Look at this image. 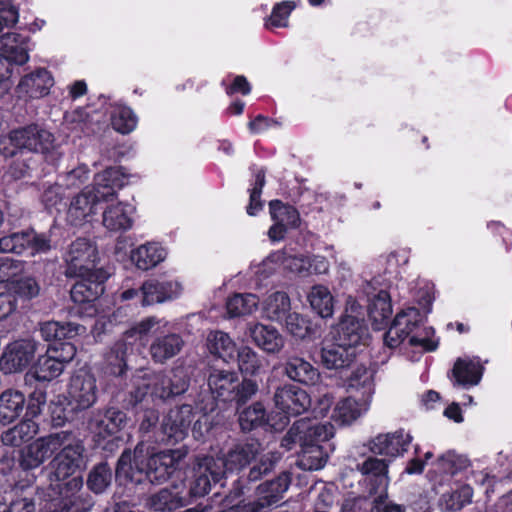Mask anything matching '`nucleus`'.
<instances>
[{
    "instance_id": "obj_1",
    "label": "nucleus",
    "mask_w": 512,
    "mask_h": 512,
    "mask_svg": "<svg viewBox=\"0 0 512 512\" xmlns=\"http://www.w3.org/2000/svg\"><path fill=\"white\" fill-rule=\"evenodd\" d=\"M389 460L375 456L367 457L356 469L364 477L363 484L368 495L349 492L342 501L341 512L367 510L370 512H402V507L391 501L387 494L389 485Z\"/></svg>"
},
{
    "instance_id": "obj_2",
    "label": "nucleus",
    "mask_w": 512,
    "mask_h": 512,
    "mask_svg": "<svg viewBox=\"0 0 512 512\" xmlns=\"http://www.w3.org/2000/svg\"><path fill=\"white\" fill-rule=\"evenodd\" d=\"M128 183V176L123 167H110L94 176L92 187L87 186L70 201L67 221L80 226L95 214L98 202H110L117 196V191Z\"/></svg>"
},
{
    "instance_id": "obj_3",
    "label": "nucleus",
    "mask_w": 512,
    "mask_h": 512,
    "mask_svg": "<svg viewBox=\"0 0 512 512\" xmlns=\"http://www.w3.org/2000/svg\"><path fill=\"white\" fill-rule=\"evenodd\" d=\"M333 435L334 428L330 423L302 418L290 427L281 441V446L291 450L298 444L301 447L298 466L308 471L319 470L327 461V454L320 443L328 441Z\"/></svg>"
},
{
    "instance_id": "obj_4",
    "label": "nucleus",
    "mask_w": 512,
    "mask_h": 512,
    "mask_svg": "<svg viewBox=\"0 0 512 512\" xmlns=\"http://www.w3.org/2000/svg\"><path fill=\"white\" fill-rule=\"evenodd\" d=\"M422 323L423 316L417 308L410 307L399 312L384 335L385 345L396 348L407 340L409 346L421 351L436 350L438 342L431 338L433 329L422 327Z\"/></svg>"
},
{
    "instance_id": "obj_5",
    "label": "nucleus",
    "mask_w": 512,
    "mask_h": 512,
    "mask_svg": "<svg viewBox=\"0 0 512 512\" xmlns=\"http://www.w3.org/2000/svg\"><path fill=\"white\" fill-rule=\"evenodd\" d=\"M54 147V135L39 124L13 129L0 139V154L4 157H13L17 151L47 155Z\"/></svg>"
},
{
    "instance_id": "obj_6",
    "label": "nucleus",
    "mask_w": 512,
    "mask_h": 512,
    "mask_svg": "<svg viewBox=\"0 0 512 512\" xmlns=\"http://www.w3.org/2000/svg\"><path fill=\"white\" fill-rule=\"evenodd\" d=\"M335 343H325L321 350V360L327 369L348 367L356 357V347L360 344L361 327L355 318H347L339 324Z\"/></svg>"
},
{
    "instance_id": "obj_7",
    "label": "nucleus",
    "mask_w": 512,
    "mask_h": 512,
    "mask_svg": "<svg viewBox=\"0 0 512 512\" xmlns=\"http://www.w3.org/2000/svg\"><path fill=\"white\" fill-rule=\"evenodd\" d=\"M199 414L192 427V433L195 439H200L211 428L208 417V411L205 408L199 412H194L191 405L184 404L180 407L171 409L164 417L162 422V431L171 443L183 440L191 426L192 420Z\"/></svg>"
},
{
    "instance_id": "obj_8",
    "label": "nucleus",
    "mask_w": 512,
    "mask_h": 512,
    "mask_svg": "<svg viewBox=\"0 0 512 512\" xmlns=\"http://www.w3.org/2000/svg\"><path fill=\"white\" fill-rule=\"evenodd\" d=\"M60 451L50 463L52 472L50 481H64L85 465V448L81 440L76 439L71 432L62 439Z\"/></svg>"
},
{
    "instance_id": "obj_9",
    "label": "nucleus",
    "mask_w": 512,
    "mask_h": 512,
    "mask_svg": "<svg viewBox=\"0 0 512 512\" xmlns=\"http://www.w3.org/2000/svg\"><path fill=\"white\" fill-rule=\"evenodd\" d=\"M361 298L366 301L367 311L374 328L380 330L385 326L392 315V305L389 293L380 287L378 278L363 281L359 285Z\"/></svg>"
},
{
    "instance_id": "obj_10",
    "label": "nucleus",
    "mask_w": 512,
    "mask_h": 512,
    "mask_svg": "<svg viewBox=\"0 0 512 512\" xmlns=\"http://www.w3.org/2000/svg\"><path fill=\"white\" fill-rule=\"evenodd\" d=\"M188 450L185 447L169 449L147 455L146 474L150 483L162 484L183 466Z\"/></svg>"
},
{
    "instance_id": "obj_11",
    "label": "nucleus",
    "mask_w": 512,
    "mask_h": 512,
    "mask_svg": "<svg viewBox=\"0 0 512 512\" xmlns=\"http://www.w3.org/2000/svg\"><path fill=\"white\" fill-rule=\"evenodd\" d=\"M98 259L96 245L86 238H78L73 241L65 255L66 276H85L97 271L95 269Z\"/></svg>"
},
{
    "instance_id": "obj_12",
    "label": "nucleus",
    "mask_w": 512,
    "mask_h": 512,
    "mask_svg": "<svg viewBox=\"0 0 512 512\" xmlns=\"http://www.w3.org/2000/svg\"><path fill=\"white\" fill-rule=\"evenodd\" d=\"M98 398L97 381L93 373L79 369L70 377L67 386V399L73 410H86Z\"/></svg>"
},
{
    "instance_id": "obj_13",
    "label": "nucleus",
    "mask_w": 512,
    "mask_h": 512,
    "mask_svg": "<svg viewBox=\"0 0 512 512\" xmlns=\"http://www.w3.org/2000/svg\"><path fill=\"white\" fill-rule=\"evenodd\" d=\"M147 455L148 447L143 442L138 443L133 451L124 450L115 469L116 479L132 485L145 481Z\"/></svg>"
},
{
    "instance_id": "obj_14",
    "label": "nucleus",
    "mask_w": 512,
    "mask_h": 512,
    "mask_svg": "<svg viewBox=\"0 0 512 512\" xmlns=\"http://www.w3.org/2000/svg\"><path fill=\"white\" fill-rule=\"evenodd\" d=\"M67 436L68 431H60L36 439L21 451L20 466L24 470L38 468L61 448Z\"/></svg>"
},
{
    "instance_id": "obj_15",
    "label": "nucleus",
    "mask_w": 512,
    "mask_h": 512,
    "mask_svg": "<svg viewBox=\"0 0 512 512\" xmlns=\"http://www.w3.org/2000/svg\"><path fill=\"white\" fill-rule=\"evenodd\" d=\"M52 248L51 239L45 233L35 231L17 232L0 238V252L34 256L47 253Z\"/></svg>"
},
{
    "instance_id": "obj_16",
    "label": "nucleus",
    "mask_w": 512,
    "mask_h": 512,
    "mask_svg": "<svg viewBox=\"0 0 512 512\" xmlns=\"http://www.w3.org/2000/svg\"><path fill=\"white\" fill-rule=\"evenodd\" d=\"M45 403L43 395L37 398V404L29 402L25 418L15 426L1 433V442L5 446L20 447L33 439L39 432V425L33 419L41 413V405Z\"/></svg>"
},
{
    "instance_id": "obj_17",
    "label": "nucleus",
    "mask_w": 512,
    "mask_h": 512,
    "mask_svg": "<svg viewBox=\"0 0 512 512\" xmlns=\"http://www.w3.org/2000/svg\"><path fill=\"white\" fill-rule=\"evenodd\" d=\"M413 440L412 435L404 429L394 432L380 433L370 438L364 447L373 455L397 458L408 451Z\"/></svg>"
},
{
    "instance_id": "obj_18",
    "label": "nucleus",
    "mask_w": 512,
    "mask_h": 512,
    "mask_svg": "<svg viewBox=\"0 0 512 512\" xmlns=\"http://www.w3.org/2000/svg\"><path fill=\"white\" fill-rule=\"evenodd\" d=\"M80 278L71 289V299L78 304H88V315L92 316L96 313V308L92 304L104 292V282L108 278V274L98 269L91 274L85 276H75Z\"/></svg>"
},
{
    "instance_id": "obj_19",
    "label": "nucleus",
    "mask_w": 512,
    "mask_h": 512,
    "mask_svg": "<svg viewBox=\"0 0 512 512\" xmlns=\"http://www.w3.org/2000/svg\"><path fill=\"white\" fill-rule=\"evenodd\" d=\"M222 462H215L212 456H204L196 459L193 468V482L190 492L193 496H204L210 489L212 483H217L223 478Z\"/></svg>"
},
{
    "instance_id": "obj_20",
    "label": "nucleus",
    "mask_w": 512,
    "mask_h": 512,
    "mask_svg": "<svg viewBox=\"0 0 512 512\" xmlns=\"http://www.w3.org/2000/svg\"><path fill=\"white\" fill-rule=\"evenodd\" d=\"M37 350L34 340H19L9 344L0 357V369L5 374L16 373L25 369Z\"/></svg>"
},
{
    "instance_id": "obj_21",
    "label": "nucleus",
    "mask_w": 512,
    "mask_h": 512,
    "mask_svg": "<svg viewBox=\"0 0 512 512\" xmlns=\"http://www.w3.org/2000/svg\"><path fill=\"white\" fill-rule=\"evenodd\" d=\"M154 382L155 388L152 390V395L165 400L187 391L190 382L189 372L187 368L178 366L168 374L155 373Z\"/></svg>"
},
{
    "instance_id": "obj_22",
    "label": "nucleus",
    "mask_w": 512,
    "mask_h": 512,
    "mask_svg": "<svg viewBox=\"0 0 512 512\" xmlns=\"http://www.w3.org/2000/svg\"><path fill=\"white\" fill-rule=\"evenodd\" d=\"M273 399L275 406L287 415H300L311 406L309 394L293 384L278 387Z\"/></svg>"
},
{
    "instance_id": "obj_23",
    "label": "nucleus",
    "mask_w": 512,
    "mask_h": 512,
    "mask_svg": "<svg viewBox=\"0 0 512 512\" xmlns=\"http://www.w3.org/2000/svg\"><path fill=\"white\" fill-rule=\"evenodd\" d=\"M291 482L288 472L281 473L276 479L260 484L256 490L254 506L248 512H257L263 508H276L283 499Z\"/></svg>"
},
{
    "instance_id": "obj_24",
    "label": "nucleus",
    "mask_w": 512,
    "mask_h": 512,
    "mask_svg": "<svg viewBox=\"0 0 512 512\" xmlns=\"http://www.w3.org/2000/svg\"><path fill=\"white\" fill-rule=\"evenodd\" d=\"M182 285L172 279H149L141 286L142 304L152 305L172 301L182 293Z\"/></svg>"
},
{
    "instance_id": "obj_25",
    "label": "nucleus",
    "mask_w": 512,
    "mask_h": 512,
    "mask_svg": "<svg viewBox=\"0 0 512 512\" xmlns=\"http://www.w3.org/2000/svg\"><path fill=\"white\" fill-rule=\"evenodd\" d=\"M208 386L212 395L223 401H233L237 397L239 376L235 371L214 369L208 377Z\"/></svg>"
},
{
    "instance_id": "obj_26",
    "label": "nucleus",
    "mask_w": 512,
    "mask_h": 512,
    "mask_svg": "<svg viewBox=\"0 0 512 512\" xmlns=\"http://www.w3.org/2000/svg\"><path fill=\"white\" fill-rule=\"evenodd\" d=\"M102 213V224L110 232H124L132 228L135 208L127 202L109 203Z\"/></svg>"
},
{
    "instance_id": "obj_27",
    "label": "nucleus",
    "mask_w": 512,
    "mask_h": 512,
    "mask_svg": "<svg viewBox=\"0 0 512 512\" xmlns=\"http://www.w3.org/2000/svg\"><path fill=\"white\" fill-rule=\"evenodd\" d=\"M53 84L54 80L50 72L45 68H38L21 78L17 85V92L21 96L38 99L46 96Z\"/></svg>"
},
{
    "instance_id": "obj_28",
    "label": "nucleus",
    "mask_w": 512,
    "mask_h": 512,
    "mask_svg": "<svg viewBox=\"0 0 512 512\" xmlns=\"http://www.w3.org/2000/svg\"><path fill=\"white\" fill-rule=\"evenodd\" d=\"M253 343L267 354H278L285 346V338L272 325L251 324L248 328Z\"/></svg>"
},
{
    "instance_id": "obj_29",
    "label": "nucleus",
    "mask_w": 512,
    "mask_h": 512,
    "mask_svg": "<svg viewBox=\"0 0 512 512\" xmlns=\"http://www.w3.org/2000/svg\"><path fill=\"white\" fill-rule=\"evenodd\" d=\"M126 424V414L113 407L108 408L103 414L101 412L95 413L89 422L91 430L103 439L117 434Z\"/></svg>"
},
{
    "instance_id": "obj_30",
    "label": "nucleus",
    "mask_w": 512,
    "mask_h": 512,
    "mask_svg": "<svg viewBox=\"0 0 512 512\" xmlns=\"http://www.w3.org/2000/svg\"><path fill=\"white\" fill-rule=\"evenodd\" d=\"M31 50L29 38L15 32H7L0 36L1 54L11 64L24 65L29 60Z\"/></svg>"
},
{
    "instance_id": "obj_31",
    "label": "nucleus",
    "mask_w": 512,
    "mask_h": 512,
    "mask_svg": "<svg viewBox=\"0 0 512 512\" xmlns=\"http://www.w3.org/2000/svg\"><path fill=\"white\" fill-rule=\"evenodd\" d=\"M283 373L292 381L303 385H315L320 380L318 369L303 357L287 356L283 364Z\"/></svg>"
},
{
    "instance_id": "obj_32",
    "label": "nucleus",
    "mask_w": 512,
    "mask_h": 512,
    "mask_svg": "<svg viewBox=\"0 0 512 512\" xmlns=\"http://www.w3.org/2000/svg\"><path fill=\"white\" fill-rule=\"evenodd\" d=\"M261 446L258 442H246L235 445L224 457L215 458V462H222L223 476L227 471H235L244 468L260 453Z\"/></svg>"
},
{
    "instance_id": "obj_33",
    "label": "nucleus",
    "mask_w": 512,
    "mask_h": 512,
    "mask_svg": "<svg viewBox=\"0 0 512 512\" xmlns=\"http://www.w3.org/2000/svg\"><path fill=\"white\" fill-rule=\"evenodd\" d=\"M82 486V477H73L64 484L61 494L69 500L65 501L63 510L89 512L93 508V499L88 493L81 492Z\"/></svg>"
},
{
    "instance_id": "obj_34",
    "label": "nucleus",
    "mask_w": 512,
    "mask_h": 512,
    "mask_svg": "<svg viewBox=\"0 0 512 512\" xmlns=\"http://www.w3.org/2000/svg\"><path fill=\"white\" fill-rule=\"evenodd\" d=\"M370 402L353 396L344 398L335 405L331 419L340 426L351 425L367 412Z\"/></svg>"
},
{
    "instance_id": "obj_35",
    "label": "nucleus",
    "mask_w": 512,
    "mask_h": 512,
    "mask_svg": "<svg viewBox=\"0 0 512 512\" xmlns=\"http://www.w3.org/2000/svg\"><path fill=\"white\" fill-rule=\"evenodd\" d=\"M184 341L177 333L158 334L151 342L149 352L157 363H165L183 348Z\"/></svg>"
},
{
    "instance_id": "obj_36",
    "label": "nucleus",
    "mask_w": 512,
    "mask_h": 512,
    "mask_svg": "<svg viewBox=\"0 0 512 512\" xmlns=\"http://www.w3.org/2000/svg\"><path fill=\"white\" fill-rule=\"evenodd\" d=\"M166 249L155 242H147L131 251L132 262L141 270H149L165 260Z\"/></svg>"
},
{
    "instance_id": "obj_37",
    "label": "nucleus",
    "mask_w": 512,
    "mask_h": 512,
    "mask_svg": "<svg viewBox=\"0 0 512 512\" xmlns=\"http://www.w3.org/2000/svg\"><path fill=\"white\" fill-rule=\"evenodd\" d=\"M25 406V396L22 392L8 389L0 394V423L7 425L15 421Z\"/></svg>"
},
{
    "instance_id": "obj_38",
    "label": "nucleus",
    "mask_w": 512,
    "mask_h": 512,
    "mask_svg": "<svg viewBox=\"0 0 512 512\" xmlns=\"http://www.w3.org/2000/svg\"><path fill=\"white\" fill-rule=\"evenodd\" d=\"M85 332L82 325L67 322L47 321L40 325V334L46 341L59 342L65 339H72Z\"/></svg>"
},
{
    "instance_id": "obj_39",
    "label": "nucleus",
    "mask_w": 512,
    "mask_h": 512,
    "mask_svg": "<svg viewBox=\"0 0 512 512\" xmlns=\"http://www.w3.org/2000/svg\"><path fill=\"white\" fill-rule=\"evenodd\" d=\"M291 302L288 294L275 291L269 294L262 302V313L270 321L281 322L289 313Z\"/></svg>"
},
{
    "instance_id": "obj_40",
    "label": "nucleus",
    "mask_w": 512,
    "mask_h": 512,
    "mask_svg": "<svg viewBox=\"0 0 512 512\" xmlns=\"http://www.w3.org/2000/svg\"><path fill=\"white\" fill-rule=\"evenodd\" d=\"M207 348L211 354L221 358L224 362L234 359L237 351L233 339L225 332L212 331L207 337Z\"/></svg>"
},
{
    "instance_id": "obj_41",
    "label": "nucleus",
    "mask_w": 512,
    "mask_h": 512,
    "mask_svg": "<svg viewBox=\"0 0 512 512\" xmlns=\"http://www.w3.org/2000/svg\"><path fill=\"white\" fill-rule=\"evenodd\" d=\"M155 373L140 372L133 376L132 387L128 393L127 404L135 406L142 402L146 397L150 396L156 398V395H152V390L155 388Z\"/></svg>"
},
{
    "instance_id": "obj_42",
    "label": "nucleus",
    "mask_w": 512,
    "mask_h": 512,
    "mask_svg": "<svg viewBox=\"0 0 512 512\" xmlns=\"http://www.w3.org/2000/svg\"><path fill=\"white\" fill-rule=\"evenodd\" d=\"M312 309L322 318H328L334 312V297L324 285H315L308 294Z\"/></svg>"
},
{
    "instance_id": "obj_43",
    "label": "nucleus",
    "mask_w": 512,
    "mask_h": 512,
    "mask_svg": "<svg viewBox=\"0 0 512 512\" xmlns=\"http://www.w3.org/2000/svg\"><path fill=\"white\" fill-rule=\"evenodd\" d=\"M482 369L479 361L458 359L453 368V375L460 385H476L481 380Z\"/></svg>"
},
{
    "instance_id": "obj_44",
    "label": "nucleus",
    "mask_w": 512,
    "mask_h": 512,
    "mask_svg": "<svg viewBox=\"0 0 512 512\" xmlns=\"http://www.w3.org/2000/svg\"><path fill=\"white\" fill-rule=\"evenodd\" d=\"M473 490L469 485H462L458 489L441 495L439 507L446 512H458L472 501Z\"/></svg>"
},
{
    "instance_id": "obj_45",
    "label": "nucleus",
    "mask_w": 512,
    "mask_h": 512,
    "mask_svg": "<svg viewBox=\"0 0 512 512\" xmlns=\"http://www.w3.org/2000/svg\"><path fill=\"white\" fill-rule=\"evenodd\" d=\"M186 500L168 489H162L158 493L152 495L148 500L149 508L154 512H173L184 507Z\"/></svg>"
},
{
    "instance_id": "obj_46",
    "label": "nucleus",
    "mask_w": 512,
    "mask_h": 512,
    "mask_svg": "<svg viewBox=\"0 0 512 512\" xmlns=\"http://www.w3.org/2000/svg\"><path fill=\"white\" fill-rule=\"evenodd\" d=\"M374 372L364 366L357 367L349 378V388L360 393L362 399L370 402L374 393Z\"/></svg>"
},
{
    "instance_id": "obj_47",
    "label": "nucleus",
    "mask_w": 512,
    "mask_h": 512,
    "mask_svg": "<svg viewBox=\"0 0 512 512\" xmlns=\"http://www.w3.org/2000/svg\"><path fill=\"white\" fill-rule=\"evenodd\" d=\"M269 212L273 221L283 224L287 229L298 228L300 225L299 212L291 205L272 200L269 203Z\"/></svg>"
},
{
    "instance_id": "obj_48",
    "label": "nucleus",
    "mask_w": 512,
    "mask_h": 512,
    "mask_svg": "<svg viewBox=\"0 0 512 512\" xmlns=\"http://www.w3.org/2000/svg\"><path fill=\"white\" fill-rule=\"evenodd\" d=\"M64 371V366L54 356L46 351L45 355L38 358L33 368V374L38 381H51L59 377Z\"/></svg>"
},
{
    "instance_id": "obj_49",
    "label": "nucleus",
    "mask_w": 512,
    "mask_h": 512,
    "mask_svg": "<svg viewBox=\"0 0 512 512\" xmlns=\"http://www.w3.org/2000/svg\"><path fill=\"white\" fill-rule=\"evenodd\" d=\"M259 300L254 294H235L226 303L227 312L231 317L252 314L258 307Z\"/></svg>"
},
{
    "instance_id": "obj_50",
    "label": "nucleus",
    "mask_w": 512,
    "mask_h": 512,
    "mask_svg": "<svg viewBox=\"0 0 512 512\" xmlns=\"http://www.w3.org/2000/svg\"><path fill=\"white\" fill-rule=\"evenodd\" d=\"M112 470L106 462L95 465L87 477V486L95 494H101L112 483Z\"/></svg>"
},
{
    "instance_id": "obj_51",
    "label": "nucleus",
    "mask_w": 512,
    "mask_h": 512,
    "mask_svg": "<svg viewBox=\"0 0 512 512\" xmlns=\"http://www.w3.org/2000/svg\"><path fill=\"white\" fill-rule=\"evenodd\" d=\"M434 465L439 472L455 476L469 466V460L454 451H448L439 456Z\"/></svg>"
},
{
    "instance_id": "obj_52",
    "label": "nucleus",
    "mask_w": 512,
    "mask_h": 512,
    "mask_svg": "<svg viewBox=\"0 0 512 512\" xmlns=\"http://www.w3.org/2000/svg\"><path fill=\"white\" fill-rule=\"evenodd\" d=\"M138 118L127 106H116L111 113L112 127L121 134H129L137 126Z\"/></svg>"
},
{
    "instance_id": "obj_53",
    "label": "nucleus",
    "mask_w": 512,
    "mask_h": 512,
    "mask_svg": "<svg viewBox=\"0 0 512 512\" xmlns=\"http://www.w3.org/2000/svg\"><path fill=\"white\" fill-rule=\"evenodd\" d=\"M237 361L240 371L247 375H257L263 368L262 357L251 347L243 346L237 351Z\"/></svg>"
},
{
    "instance_id": "obj_54",
    "label": "nucleus",
    "mask_w": 512,
    "mask_h": 512,
    "mask_svg": "<svg viewBox=\"0 0 512 512\" xmlns=\"http://www.w3.org/2000/svg\"><path fill=\"white\" fill-rule=\"evenodd\" d=\"M267 413L263 404L256 402L245 408L239 415V424L243 431H251L266 423Z\"/></svg>"
},
{
    "instance_id": "obj_55",
    "label": "nucleus",
    "mask_w": 512,
    "mask_h": 512,
    "mask_svg": "<svg viewBox=\"0 0 512 512\" xmlns=\"http://www.w3.org/2000/svg\"><path fill=\"white\" fill-rule=\"evenodd\" d=\"M126 350L125 343L117 342L114 344L105 358L107 373L115 376H121L124 373L127 367Z\"/></svg>"
},
{
    "instance_id": "obj_56",
    "label": "nucleus",
    "mask_w": 512,
    "mask_h": 512,
    "mask_svg": "<svg viewBox=\"0 0 512 512\" xmlns=\"http://www.w3.org/2000/svg\"><path fill=\"white\" fill-rule=\"evenodd\" d=\"M276 261L281 262L284 269L290 272L307 276L309 256L293 254L290 250H284L273 255Z\"/></svg>"
},
{
    "instance_id": "obj_57",
    "label": "nucleus",
    "mask_w": 512,
    "mask_h": 512,
    "mask_svg": "<svg viewBox=\"0 0 512 512\" xmlns=\"http://www.w3.org/2000/svg\"><path fill=\"white\" fill-rule=\"evenodd\" d=\"M90 177V170L87 165L80 164L74 169L64 173L58 179L60 185L65 189H77L85 184Z\"/></svg>"
},
{
    "instance_id": "obj_58",
    "label": "nucleus",
    "mask_w": 512,
    "mask_h": 512,
    "mask_svg": "<svg viewBox=\"0 0 512 512\" xmlns=\"http://www.w3.org/2000/svg\"><path fill=\"white\" fill-rule=\"evenodd\" d=\"M278 459L279 456L276 452H268L261 455L259 460L250 468L248 480L250 482L260 480L264 475L272 471Z\"/></svg>"
},
{
    "instance_id": "obj_59",
    "label": "nucleus",
    "mask_w": 512,
    "mask_h": 512,
    "mask_svg": "<svg viewBox=\"0 0 512 512\" xmlns=\"http://www.w3.org/2000/svg\"><path fill=\"white\" fill-rule=\"evenodd\" d=\"M264 185L265 171L263 169H259L255 173L253 187L250 190V201L249 205L247 206V213L250 216H255L263 208V203L260 199V196Z\"/></svg>"
},
{
    "instance_id": "obj_60",
    "label": "nucleus",
    "mask_w": 512,
    "mask_h": 512,
    "mask_svg": "<svg viewBox=\"0 0 512 512\" xmlns=\"http://www.w3.org/2000/svg\"><path fill=\"white\" fill-rule=\"evenodd\" d=\"M285 327L288 333L292 336L300 339H304L310 334V324L299 313L293 312L288 313L285 317Z\"/></svg>"
},
{
    "instance_id": "obj_61",
    "label": "nucleus",
    "mask_w": 512,
    "mask_h": 512,
    "mask_svg": "<svg viewBox=\"0 0 512 512\" xmlns=\"http://www.w3.org/2000/svg\"><path fill=\"white\" fill-rule=\"evenodd\" d=\"M40 287L36 280L31 277L22 278L13 283L9 292L14 293L15 297L23 300H30L39 294Z\"/></svg>"
},
{
    "instance_id": "obj_62",
    "label": "nucleus",
    "mask_w": 512,
    "mask_h": 512,
    "mask_svg": "<svg viewBox=\"0 0 512 512\" xmlns=\"http://www.w3.org/2000/svg\"><path fill=\"white\" fill-rule=\"evenodd\" d=\"M295 8L292 1H284L277 4L269 17L267 27H287L288 17Z\"/></svg>"
},
{
    "instance_id": "obj_63",
    "label": "nucleus",
    "mask_w": 512,
    "mask_h": 512,
    "mask_svg": "<svg viewBox=\"0 0 512 512\" xmlns=\"http://www.w3.org/2000/svg\"><path fill=\"white\" fill-rule=\"evenodd\" d=\"M339 500V493L337 488L333 485L323 486L315 499V510L314 512H327L326 510L331 509L335 502Z\"/></svg>"
},
{
    "instance_id": "obj_64",
    "label": "nucleus",
    "mask_w": 512,
    "mask_h": 512,
    "mask_svg": "<svg viewBox=\"0 0 512 512\" xmlns=\"http://www.w3.org/2000/svg\"><path fill=\"white\" fill-rule=\"evenodd\" d=\"M47 351L49 352L50 355L54 356L57 360H59L64 367L65 364L70 362L76 354L75 346L68 341L56 342L53 345H50Z\"/></svg>"
}]
</instances>
